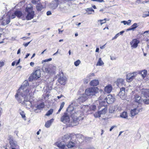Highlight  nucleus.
<instances>
[{"instance_id": "nucleus-1", "label": "nucleus", "mask_w": 149, "mask_h": 149, "mask_svg": "<svg viewBox=\"0 0 149 149\" xmlns=\"http://www.w3.org/2000/svg\"><path fill=\"white\" fill-rule=\"evenodd\" d=\"M29 83L27 81H25L18 90L15 95V98L19 102L26 108H30L31 107L32 104L29 101V90L28 89Z\"/></svg>"}, {"instance_id": "nucleus-2", "label": "nucleus", "mask_w": 149, "mask_h": 149, "mask_svg": "<svg viewBox=\"0 0 149 149\" xmlns=\"http://www.w3.org/2000/svg\"><path fill=\"white\" fill-rule=\"evenodd\" d=\"M75 112L71 114V118L69 117L67 113H65L64 115L61 118V121L67 125L72 126H75L79 124V121L83 119V116H80V113Z\"/></svg>"}, {"instance_id": "nucleus-3", "label": "nucleus", "mask_w": 149, "mask_h": 149, "mask_svg": "<svg viewBox=\"0 0 149 149\" xmlns=\"http://www.w3.org/2000/svg\"><path fill=\"white\" fill-rule=\"evenodd\" d=\"M97 87H91L87 88L85 91V93L87 95L93 96L98 92Z\"/></svg>"}, {"instance_id": "nucleus-4", "label": "nucleus", "mask_w": 149, "mask_h": 149, "mask_svg": "<svg viewBox=\"0 0 149 149\" xmlns=\"http://www.w3.org/2000/svg\"><path fill=\"white\" fill-rule=\"evenodd\" d=\"M99 102L100 103V106H99V111L101 115L105 114L106 112L107 109L105 107L106 105V102H101L100 101L97 100V102Z\"/></svg>"}, {"instance_id": "nucleus-5", "label": "nucleus", "mask_w": 149, "mask_h": 149, "mask_svg": "<svg viewBox=\"0 0 149 149\" xmlns=\"http://www.w3.org/2000/svg\"><path fill=\"white\" fill-rule=\"evenodd\" d=\"M103 97L102 96H100L99 98V100L98 101H100L101 102H104V101L106 103L108 104H110L113 103L114 101L115 98L111 95H109L107 97H106L105 99L106 101V102L105 100H104L103 101H102Z\"/></svg>"}, {"instance_id": "nucleus-6", "label": "nucleus", "mask_w": 149, "mask_h": 149, "mask_svg": "<svg viewBox=\"0 0 149 149\" xmlns=\"http://www.w3.org/2000/svg\"><path fill=\"white\" fill-rule=\"evenodd\" d=\"M43 70L49 74H53L56 70V67L54 65H50L48 67L44 68Z\"/></svg>"}, {"instance_id": "nucleus-7", "label": "nucleus", "mask_w": 149, "mask_h": 149, "mask_svg": "<svg viewBox=\"0 0 149 149\" xmlns=\"http://www.w3.org/2000/svg\"><path fill=\"white\" fill-rule=\"evenodd\" d=\"M137 72H134L132 73L127 74L126 76L127 81L128 82L132 81L137 75Z\"/></svg>"}, {"instance_id": "nucleus-8", "label": "nucleus", "mask_w": 149, "mask_h": 149, "mask_svg": "<svg viewBox=\"0 0 149 149\" xmlns=\"http://www.w3.org/2000/svg\"><path fill=\"white\" fill-rule=\"evenodd\" d=\"M8 139L9 141V143L12 149H13L15 148H17L18 146L17 145V142L13 140V136H9L8 137Z\"/></svg>"}, {"instance_id": "nucleus-9", "label": "nucleus", "mask_w": 149, "mask_h": 149, "mask_svg": "<svg viewBox=\"0 0 149 149\" xmlns=\"http://www.w3.org/2000/svg\"><path fill=\"white\" fill-rule=\"evenodd\" d=\"M1 20L3 21L1 24L3 25H6L10 22V16L7 15L5 17H3Z\"/></svg>"}, {"instance_id": "nucleus-10", "label": "nucleus", "mask_w": 149, "mask_h": 149, "mask_svg": "<svg viewBox=\"0 0 149 149\" xmlns=\"http://www.w3.org/2000/svg\"><path fill=\"white\" fill-rule=\"evenodd\" d=\"M72 139V134H67L64 135L62 138L63 141L65 143L67 142L70 140H71Z\"/></svg>"}, {"instance_id": "nucleus-11", "label": "nucleus", "mask_w": 149, "mask_h": 149, "mask_svg": "<svg viewBox=\"0 0 149 149\" xmlns=\"http://www.w3.org/2000/svg\"><path fill=\"white\" fill-rule=\"evenodd\" d=\"M66 111L67 112H68V113H70L71 114H72H72H73V113H74L75 112H76V113H77V114H78V113H80V116H80V113H81V112L80 111H77L76 112L75 111H74V108L73 107V106H72L71 105H70L68 107Z\"/></svg>"}, {"instance_id": "nucleus-12", "label": "nucleus", "mask_w": 149, "mask_h": 149, "mask_svg": "<svg viewBox=\"0 0 149 149\" xmlns=\"http://www.w3.org/2000/svg\"><path fill=\"white\" fill-rule=\"evenodd\" d=\"M142 109V108H139L137 107L136 108L134 109H132L131 111V114L132 116H133L137 114L139 112L141 111Z\"/></svg>"}, {"instance_id": "nucleus-13", "label": "nucleus", "mask_w": 149, "mask_h": 149, "mask_svg": "<svg viewBox=\"0 0 149 149\" xmlns=\"http://www.w3.org/2000/svg\"><path fill=\"white\" fill-rule=\"evenodd\" d=\"M141 94L142 97L147 98L149 97V90L147 89H143L141 90Z\"/></svg>"}, {"instance_id": "nucleus-14", "label": "nucleus", "mask_w": 149, "mask_h": 149, "mask_svg": "<svg viewBox=\"0 0 149 149\" xmlns=\"http://www.w3.org/2000/svg\"><path fill=\"white\" fill-rule=\"evenodd\" d=\"M139 43V41L136 39H133L130 42L131 47L133 48H136L138 44Z\"/></svg>"}, {"instance_id": "nucleus-15", "label": "nucleus", "mask_w": 149, "mask_h": 149, "mask_svg": "<svg viewBox=\"0 0 149 149\" xmlns=\"http://www.w3.org/2000/svg\"><path fill=\"white\" fill-rule=\"evenodd\" d=\"M54 145L57 146L60 149H67L66 147V144H63L61 142H57L55 143Z\"/></svg>"}, {"instance_id": "nucleus-16", "label": "nucleus", "mask_w": 149, "mask_h": 149, "mask_svg": "<svg viewBox=\"0 0 149 149\" xmlns=\"http://www.w3.org/2000/svg\"><path fill=\"white\" fill-rule=\"evenodd\" d=\"M66 79V78L64 76L63 74L62 75H61L58 79V81L61 84L64 85L65 84Z\"/></svg>"}, {"instance_id": "nucleus-17", "label": "nucleus", "mask_w": 149, "mask_h": 149, "mask_svg": "<svg viewBox=\"0 0 149 149\" xmlns=\"http://www.w3.org/2000/svg\"><path fill=\"white\" fill-rule=\"evenodd\" d=\"M41 73L40 70H36L33 74L32 77L33 79H37L40 77Z\"/></svg>"}, {"instance_id": "nucleus-18", "label": "nucleus", "mask_w": 149, "mask_h": 149, "mask_svg": "<svg viewBox=\"0 0 149 149\" xmlns=\"http://www.w3.org/2000/svg\"><path fill=\"white\" fill-rule=\"evenodd\" d=\"M87 99L88 97L86 94H82L78 98V100L80 102H85Z\"/></svg>"}, {"instance_id": "nucleus-19", "label": "nucleus", "mask_w": 149, "mask_h": 149, "mask_svg": "<svg viewBox=\"0 0 149 149\" xmlns=\"http://www.w3.org/2000/svg\"><path fill=\"white\" fill-rule=\"evenodd\" d=\"M75 143L71 140H70L66 143V147H67L68 148H73L75 146Z\"/></svg>"}, {"instance_id": "nucleus-20", "label": "nucleus", "mask_w": 149, "mask_h": 149, "mask_svg": "<svg viewBox=\"0 0 149 149\" xmlns=\"http://www.w3.org/2000/svg\"><path fill=\"white\" fill-rule=\"evenodd\" d=\"M118 95L122 99L125 97V88L124 87H122L120 89Z\"/></svg>"}, {"instance_id": "nucleus-21", "label": "nucleus", "mask_w": 149, "mask_h": 149, "mask_svg": "<svg viewBox=\"0 0 149 149\" xmlns=\"http://www.w3.org/2000/svg\"><path fill=\"white\" fill-rule=\"evenodd\" d=\"M22 15V13L21 12L19 11H16L14 14H12L11 16V18L13 19L15 18V16H17L18 18L20 17Z\"/></svg>"}, {"instance_id": "nucleus-22", "label": "nucleus", "mask_w": 149, "mask_h": 149, "mask_svg": "<svg viewBox=\"0 0 149 149\" xmlns=\"http://www.w3.org/2000/svg\"><path fill=\"white\" fill-rule=\"evenodd\" d=\"M26 16V19L27 20H30L33 18L34 15V13L33 11H29Z\"/></svg>"}, {"instance_id": "nucleus-23", "label": "nucleus", "mask_w": 149, "mask_h": 149, "mask_svg": "<svg viewBox=\"0 0 149 149\" xmlns=\"http://www.w3.org/2000/svg\"><path fill=\"white\" fill-rule=\"evenodd\" d=\"M99 84V81L98 79H94L91 81L90 83V84L92 86H96Z\"/></svg>"}, {"instance_id": "nucleus-24", "label": "nucleus", "mask_w": 149, "mask_h": 149, "mask_svg": "<svg viewBox=\"0 0 149 149\" xmlns=\"http://www.w3.org/2000/svg\"><path fill=\"white\" fill-rule=\"evenodd\" d=\"M112 89V87L110 85H108L106 86L104 88V91L105 92L107 93H110Z\"/></svg>"}, {"instance_id": "nucleus-25", "label": "nucleus", "mask_w": 149, "mask_h": 149, "mask_svg": "<svg viewBox=\"0 0 149 149\" xmlns=\"http://www.w3.org/2000/svg\"><path fill=\"white\" fill-rule=\"evenodd\" d=\"M54 121V119H52L47 121L45 124V126L47 128H48L50 127Z\"/></svg>"}, {"instance_id": "nucleus-26", "label": "nucleus", "mask_w": 149, "mask_h": 149, "mask_svg": "<svg viewBox=\"0 0 149 149\" xmlns=\"http://www.w3.org/2000/svg\"><path fill=\"white\" fill-rule=\"evenodd\" d=\"M124 80L122 79H119L117 80V84L119 86H122L123 85Z\"/></svg>"}, {"instance_id": "nucleus-27", "label": "nucleus", "mask_w": 149, "mask_h": 149, "mask_svg": "<svg viewBox=\"0 0 149 149\" xmlns=\"http://www.w3.org/2000/svg\"><path fill=\"white\" fill-rule=\"evenodd\" d=\"M44 8L41 3H38L36 6V9L38 11H41Z\"/></svg>"}, {"instance_id": "nucleus-28", "label": "nucleus", "mask_w": 149, "mask_h": 149, "mask_svg": "<svg viewBox=\"0 0 149 149\" xmlns=\"http://www.w3.org/2000/svg\"><path fill=\"white\" fill-rule=\"evenodd\" d=\"M135 101L136 102L140 103L142 101L141 97L138 95H136L135 96Z\"/></svg>"}, {"instance_id": "nucleus-29", "label": "nucleus", "mask_w": 149, "mask_h": 149, "mask_svg": "<svg viewBox=\"0 0 149 149\" xmlns=\"http://www.w3.org/2000/svg\"><path fill=\"white\" fill-rule=\"evenodd\" d=\"M141 73V76L143 78H144V77H146V75H147V72L146 70H143L139 72V73Z\"/></svg>"}, {"instance_id": "nucleus-30", "label": "nucleus", "mask_w": 149, "mask_h": 149, "mask_svg": "<svg viewBox=\"0 0 149 149\" xmlns=\"http://www.w3.org/2000/svg\"><path fill=\"white\" fill-rule=\"evenodd\" d=\"M104 64V63L102 61L101 58H100L97 63V66H101Z\"/></svg>"}, {"instance_id": "nucleus-31", "label": "nucleus", "mask_w": 149, "mask_h": 149, "mask_svg": "<svg viewBox=\"0 0 149 149\" xmlns=\"http://www.w3.org/2000/svg\"><path fill=\"white\" fill-rule=\"evenodd\" d=\"M120 116L123 118H126L127 117V113L126 112H123L120 113Z\"/></svg>"}, {"instance_id": "nucleus-32", "label": "nucleus", "mask_w": 149, "mask_h": 149, "mask_svg": "<svg viewBox=\"0 0 149 149\" xmlns=\"http://www.w3.org/2000/svg\"><path fill=\"white\" fill-rule=\"evenodd\" d=\"M44 107V104L43 103H41L37 106V109H41Z\"/></svg>"}, {"instance_id": "nucleus-33", "label": "nucleus", "mask_w": 149, "mask_h": 149, "mask_svg": "<svg viewBox=\"0 0 149 149\" xmlns=\"http://www.w3.org/2000/svg\"><path fill=\"white\" fill-rule=\"evenodd\" d=\"M65 102H62L61 103V105L60 106V108L59 109L58 112L57 113V114H58L59 113L60 111H61V109H62V108L64 107V105H65Z\"/></svg>"}, {"instance_id": "nucleus-34", "label": "nucleus", "mask_w": 149, "mask_h": 149, "mask_svg": "<svg viewBox=\"0 0 149 149\" xmlns=\"http://www.w3.org/2000/svg\"><path fill=\"white\" fill-rule=\"evenodd\" d=\"M65 102H62L61 103V105L60 106V108L59 109L58 112L57 113V114H58L59 113L60 111H61V109H62V108L64 107V105H65Z\"/></svg>"}, {"instance_id": "nucleus-35", "label": "nucleus", "mask_w": 149, "mask_h": 149, "mask_svg": "<svg viewBox=\"0 0 149 149\" xmlns=\"http://www.w3.org/2000/svg\"><path fill=\"white\" fill-rule=\"evenodd\" d=\"M20 114L22 118L26 120V116L25 115V113L23 111H22L20 112Z\"/></svg>"}, {"instance_id": "nucleus-36", "label": "nucleus", "mask_w": 149, "mask_h": 149, "mask_svg": "<svg viewBox=\"0 0 149 149\" xmlns=\"http://www.w3.org/2000/svg\"><path fill=\"white\" fill-rule=\"evenodd\" d=\"M53 112V109H51L47 111V113L45 115L49 116L50 115L52 114Z\"/></svg>"}, {"instance_id": "nucleus-37", "label": "nucleus", "mask_w": 149, "mask_h": 149, "mask_svg": "<svg viewBox=\"0 0 149 149\" xmlns=\"http://www.w3.org/2000/svg\"><path fill=\"white\" fill-rule=\"evenodd\" d=\"M26 11L27 12H29V11L31 12L32 11V8L31 7V6H30V7L27 6L26 9Z\"/></svg>"}, {"instance_id": "nucleus-38", "label": "nucleus", "mask_w": 149, "mask_h": 149, "mask_svg": "<svg viewBox=\"0 0 149 149\" xmlns=\"http://www.w3.org/2000/svg\"><path fill=\"white\" fill-rule=\"evenodd\" d=\"M78 137L80 138V139H81L83 140L81 141H83L85 140L86 137L81 134H78Z\"/></svg>"}, {"instance_id": "nucleus-39", "label": "nucleus", "mask_w": 149, "mask_h": 149, "mask_svg": "<svg viewBox=\"0 0 149 149\" xmlns=\"http://www.w3.org/2000/svg\"><path fill=\"white\" fill-rule=\"evenodd\" d=\"M100 116L101 115L99 111L95 113L94 114V116L96 118L100 117Z\"/></svg>"}, {"instance_id": "nucleus-40", "label": "nucleus", "mask_w": 149, "mask_h": 149, "mask_svg": "<svg viewBox=\"0 0 149 149\" xmlns=\"http://www.w3.org/2000/svg\"><path fill=\"white\" fill-rule=\"evenodd\" d=\"M143 102L146 104H149V99H145L143 100Z\"/></svg>"}, {"instance_id": "nucleus-41", "label": "nucleus", "mask_w": 149, "mask_h": 149, "mask_svg": "<svg viewBox=\"0 0 149 149\" xmlns=\"http://www.w3.org/2000/svg\"><path fill=\"white\" fill-rule=\"evenodd\" d=\"M80 63V61L79 60H78L74 62V65L76 66H77L79 65Z\"/></svg>"}, {"instance_id": "nucleus-42", "label": "nucleus", "mask_w": 149, "mask_h": 149, "mask_svg": "<svg viewBox=\"0 0 149 149\" xmlns=\"http://www.w3.org/2000/svg\"><path fill=\"white\" fill-rule=\"evenodd\" d=\"M109 111L110 113H112L114 112V110L112 107H110L109 109Z\"/></svg>"}, {"instance_id": "nucleus-43", "label": "nucleus", "mask_w": 149, "mask_h": 149, "mask_svg": "<svg viewBox=\"0 0 149 149\" xmlns=\"http://www.w3.org/2000/svg\"><path fill=\"white\" fill-rule=\"evenodd\" d=\"M39 0H32V2L34 4H36L39 3L40 2H39Z\"/></svg>"}, {"instance_id": "nucleus-44", "label": "nucleus", "mask_w": 149, "mask_h": 149, "mask_svg": "<svg viewBox=\"0 0 149 149\" xmlns=\"http://www.w3.org/2000/svg\"><path fill=\"white\" fill-rule=\"evenodd\" d=\"M90 108L91 110H95L96 108V106L95 105H91L90 106Z\"/></svg>"}, {"instance_id": "nucleus-45", "label": "nucleus", "mask_w": 149, "mask_h": 149, "mask_svg": "<svg viewBox=\"0 0 149 149\" xmlns=\"http://www.w3.org/2000/svg\"><path fill=\"white\" fill-rule=\"evenodd\" d=\"M52 60V58H49L48 59H45V60H43L42 61V63H43V62H48V61H51Z\"/></svg>"}, {"instance_id": "nucleus-46", "label": "nucleus", "mask_w": 149, "mask_h": 149, "mask_svg": "<svg viewBox=\"0 0 149 149\" xmlns=\"http://www.w3.org/2000/svg\"><path fill=\"white\" fill-rule=\"evenodd\" d=\"M92 139V138L91 137H86L85 141L86 142H87L91 140Z\"/></svg>"}, {"instance_id": "nucleus-47", "label": "nucleus", "mask_w": 149, "mask_h": 149, "mask_svg": "<svg viewBox=\"0 0 149 149\" xmlns=\"http://www.w3.org/2000/svg\"><path fill=\"white\" fill-rule=\"evenodd\" d=\"M137 23H134L131 26V27H132L133 28V29H134L137 27Z\"/></svg>"}, {"instance_id": "nucleus-48", "label": "nucleus", "mask_w": 149, "mask_h": 149, "mask_svg": "<svg viewBox=\"0 0 149 149\" xmlns=\"http://www.w3.org/2000/svg\"><path fill=\"white\" fill-rule=\"evenodd\" d=\"M149 33V31H146L144 32L143 33H141L142 35H143V36H145L147 35V34Z\"/></svg>"}, {"instance_id": "nucleus-49", "label": "nucleus", "mask_w": 149, "mask_h": 149, "mask_svg": "<svg viewBox=\"0 0 149 149\" xmlns=\"http://www.w3.org/2000/svg\"><path fill=\"white\" fill-rule=\"evenodd\" d=\"M119 33H118L114 37L112 38V40H113L116 39L119 36Z\"/></svg>"}, {"instance_id": "nucleus-50", "label": "nucleus", "mask_w": 149, "mask_h": 149, "mask_svg": "<svg viewBox=\"0 0 149 149\" xmlns=\"http://www.w3.org/2000/svg\"><path fill=\"white\" fill-rule=\"evenodd\" d=\"M31 41V40L30 41L27 43L23 44V45H24L25 47H26L28 46V45L29 44V43H30V42Z\"/></svg>"}, {"instance_id": "nucleus-51", "label": "nucleus", "mask_w": 149, "mask_h": 149, "mask_svg": "<svg viewBox=\"0 0 149 149\" xmlns=\"http://www.w3.org/2000/svg\"><path fill=\"white\" fill-rule=\"evenodd\" d=\"M84 84H87L88 83V81L87 79H84Z\"/></svg>"}, {"instance_id": "nucleus-52", "label": "nucleus", "mask_w": 149, "mask_h": 149, "mask_svg": "<svg viewBox=\"0 0 149 149\" xmlns=\"http://www.w3.org/2000/svg\"><path fill=\"white\" fill-rule=\"evenodd\" d=\"M92 1H96L100 2H101L104 1V0H92Z\"/></svg>"}, {"instance_id": "nucleus-53", "label": "nucleus", "mask_w": 149, "mask_h": 149, "mask_svg": "<svg viewBox=\"0 0 149 149\" xmlns=\"http://www.w3.org/2000/svg\"><path fill=\"white\" fill-rule=\"evenodd\" d=\"M52 14L51 12L50 11H48L47 13V15H49Z\"/></svg>"}, {"instance_id": "nucleus-54", "label": "nucleus", "mask_w": 149, "mask_h": 149, "mask_svg": "<svg viewBox=\"0 0 149 149\" xmlns=\"http://www.w3.org/2000/svg\"><path fill=\"white\" fill-rule=\"evenodd\" d=\"M4 65V63L3 62L0 61V68L3 66Z\"/></svg>"}, {"instance_id": "nucleus-55", "label": "nucleus", "mask_w": 149, "mask_h": 149, "mask_svg": "<svg viewBox=\"0 0 149 149\" xmlns=\"http://www.w3.org/2000/svg\"><path fill=\"white\" fill-rule=\"evenodd\" d=\"M116 127V126H112L111 128H110V130H109V131H112V130L115 127Z\"/></svg>"}, {"instance_id": "nucleus-56", "label": "nucleus", "mask_w": 149, "mask_h": 149, "mask_svg": "<svg viewBox=\"0 0 149 149\" xmlns=\"http://www.w3.org/2000/svg\"><path fill=\"white\" fill-rule=\"evenodd\" d=\"M111 59L112 60H115L116 59V58L115 57L113 56H110Z\"/></svg>"}, {"instance_id": "nucleus-57", "label": "nucleus", "mask_w": 149, "mask_h": 149, "mask_svg": "<svg viewBox=\"0 0 149 149\" xmlns=\"http://www.w3.org/2000/svg\"><path fill=\"white\" fill-rule=\"evenodd\" d=\"M131 22V20H129L127 22V25H130V23Z\"/></svg>"}, {"instance_id": "nucleus-58", "label": "nucleus", "mask_w": 149, "mask_h": 149, "mask_svg": "<svg viewBox=\"0 0 149 149\" xmlns=\"http://www.w3.org/2000/svg\"><path fill=\"white\" fill-rule=\"evenodd\" d=\"M106 19H100L99 20H98V21H100V22H103L104 21H106Z\"/></svg>"}, {"instance_id": "nucleus-59", "label": "nucleus", "mask_w": 149, "mask_h": 149, "mask_svg": "<svg viewBox=\"0 0 149 149\" xmlns=\"http://www.w3.org/2000/svg\"><path fill=\"white\" fill-rule=\"evenodd\" d=\"M122 22L123 23L124 25L127 24V22L125 21H123Z\"/></svg>"}, {"instance_id": "nucleus-60", "label": "nucleus", "mask_w": 149, "mask_h": 149, "mask_svg": "<svg viewBox=\"0 0 149 149\" xmlns=\"http://www.w3.org/2000/svg\"><path fill=\"white\" fill-rule=\"evenodd\" d=\"M88 9L89 10V11H94L93 10L92 8H88Z\"/></svg>"}, {"instance_id": "nucleus-61", "label": "nucleus", "mask_w": 149, "mask_h": 149, "mask_svg": "<svg viewBox=\"0 0 149 149\" xmlns=\"http://www.w3.org/2000/svg\"><path fill=\"white\" fill-rule=\"evenodd\" d=\"M144 15V16H143V17H146L147 16H149V11L148 12V14L145 15Z\"/></svg>"}, {"instance_id": "nucleus-62", "label": "nucleus", "mask_w": 149, "mask_h": 149, "mask_svg": "<svg viewBox=\"0 0 149 149\" xmlns=\"http://www.w3.org/2000/svg\"><path fill=\"white\" fill-rule=\"evenodd\" d=\"M34 63L33 62H31L30 63V65L31 66H33V65H34Z\"/></svg>"}, {"instance_id": "nucleus-63", "label": "nucleus", "mask_w": 149, "mask_h": 149, "mask_svg": "<svg viewBox=\"0 0 149 149\" xmlns=\"http://www.w3.org/2000/svg\"><path fill=\"white\" fill-rule=\"evenodd\" d=\"M20 59H19L18 60V61L16 63V65H18V64H19V62H20Z\"/></svg>"}, {"instance_id": "nucleus-64", "label": "nucleus", "mask_w": 149, "mask_h": 149, "mask_svg": "<svg viewBox=\"0 0 149 149\" xmlns=\"http://www.w3.org/2000/svg\"><path fill=\"white\" fill-rule=\"evenodd\" d=\"M63 97V96L62 95H60V96H57V98H58V99H59L61 97Z\"/></svg>"}]
</instances>
